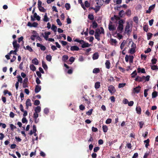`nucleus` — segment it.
I'll return each instance as SVG.
<instances>
[{
    "instance_id": "nucleus-3",
    "label": "nucleus",
    "mask_w": 158,
    "mask_h": 158,
    "mask_svg": "<svg viewBox=\"0 0 158 158\" xmlns=\"http://www.w3.org/2000/svg\"><path fill=\"white\" fill-rule=\"evenodd\" d=\"M108 29L110 31H113L115 30L116 28L114 25H113L112 22L110 21L108 25Z\"/></svg>"
},
{
    "instance_id": "nucleus-31",
    "label": "nucleus",
    "mask_w": 158,
    "mask_h": 158,
    "mask_svg": "<svg viewBox=\"0 0 158 158\" xmlns=\"http://www.w3.org/2000/svg\"><path fill=\"white\" fill-rule=\"evenodd\" d=\"M126 41L125 40H123V42L122 43L120 47V48L121 49H122L123 48L125 45L126 44Z\"/></svg>"
},
{
    "instance_id": "nucleus-14",
    "label": "nucleus",
    "mask_w": 158,
    "mask_h": 158,
    "mask_svg": "<svg viewBox=\"0 0 158 158\" xmlns=\"http://www.w3.org/2000/svg\"><path fill=\"white\" fill-rule=\"evenodd\" d=\"M123 29V25L121 24H118V26L117 27V29L118 31H120V33L122 32V31Z\"/></svg>"
},
{
    "instance_id": "nucleus-58",
    "label": "nucleus",
    "mask_w": 158,
    "mask_h": 158,
    "mask_svg": "<svg viewBox=\"0 0 158 158\" xmlns=\"http://www.w3.org/2000/svg\"><path fill=\"white\" fill-rule=\"evenodd\" d=\"M157 60V59L156 58H153L151 60V62L153 64H155L156 63Z\"/></svg>"
},
{
    "instance_id": "nucleus-30",
    "label": "nucleus",
    "mask_w": 158,
    "mask_h": 158,
    "mask_svg": "<svg viewBox=\"0 0 158 158\" xmlns=\"http://www.w3.org/2000/svg\"><path fill=\"white\" fill-rule=\"evenodd\" d=\"M96 8H94V10L95 11V12L97 13L100 10L101 8L100 6H99L98 5H97L96 6Z\"/></svg>"
},
{
    "instance_id": "nucleus-43",
    "label": "nucleus",
    "mask_w": 158,
    "mask_h": 158,
    "mask_svg": "<svg viewBox=\"0 0 158 158\" xmlns=\"http://www.w3.org/2000/svg\"><path fill=\"white\" fill-rule=\"evenodd\" d=\"M52 57L50 55H47L46 56V60L48 61H50L52 60Z\"/></svg>"
},
{
    "instance_id": "nucleus-2",
    "label": "nucleus",
    "mask_w": 158,
    "mask_h": 158,
    "mask_svg": "<svg viewBox=\"0 0 158 158\" xmlns=\"http://www.w3.org/2000/svg\"><path fill=\"white\" fill-rule=\"evenodd\" d=\"M108 90L111 94H113L116 91L115 87L112 85H110L108 86Z\"/></svg>"
},
{
    "instance_id": "nucleus-7",
    "label": "nucleus",
    "mask_w": 158,
    "mask_h": 158,
    "mask_svg": "<svg viewBox=\"0 0 158 158\" xmlns=\"http://www.w3.org/2000/svg\"><path fill=\"white\" fill-rule=\"evenodd\" d=\"M13 45L14 49H18L20 45L19 44H17V41L15 40L13 42Z\"/></svg>"
},
{
    "instance_id": "nucleus-54",
    "label": "nucleus",
    "mask_w": 158,
    "mask_h": 158,
    "mask_svg": "<svg viewBox=\"0 0 158 158\" xmlns=\"http://www.w3.org/2000/svg\"><path fill=\"white\" fill-rule=\"evenodd\" d=\"M143 77H144L143 80H145V81H149L150 77V76L149 75H147L146 77L144 76H143Z\"/></svg>"
},
{
    "instance_id": "nucleus-64",
    "label": "nucleus",
    "mask_w": 158,
    "mask_h": 158,
    "mask_svg": "<svg viewBox=\"0 0 158 158\" xmlns=\"http://www.w3.org/2000/svg\"><path fill=\"white\" fill-rule=\"evenodd\" d=\"M112 121V120L111 118H108L106 121V123L107 124L110 123Z\"/></svg>"
},
{
    "instance_id": "nucleus-35",
    "label": "nucleus",
    "mask_w": 158,
    "mask_h": 158,
    "mask_svg": "<svg viewBox=\"0 0 158 158\" xmlns=\"http://www.w3.org/2000/svg\"><path fill=\"white\" fill-rule=\"evenodd\" d=\"M157 92L156 91H154L152 93V98H155L157 96Z\"/></svg>"
},
{
    "instance_id": "nucleus-34",
    "label": "nucleus",
    "mask_w": 158,
    "mask_h": 158,
    "mask_svg": "<svg viewBox=\"0 0 158 158\" xmlns=\"http://www.w3.org/2000/svg\"><path fill=\"white\" fill-rule=\"evenodd\" d=\"M57 27L54 24H52L51 27V29L54 32L56 33V30H57ZM56 34V33H55V34Z\"/></svg>"
},
{
    "instance_id": "nucleus-51",
    "label": "nucleus",
    "mask_w": 158,
    "mask_h": 158,
    "mask_svg": "<svg viewBox=\"0 0 158 158\" xmlns=\"http://www.w3.org/2000/svg\"><path fill=\"white\" fill-rule=\"evenodd\" d=\"M130 27V24L128 22L126 24V26L125 27V31H127V30H129Z\"/></svg>"
},
{
    "instance_id": "nucleus-5",
    "label": "nucleus",
    "mask_w": 158,
    "mask_h": 158,
    "mask_svg": "<svg viewBox=\"0 0 158 158\" xmlns=\"http://www.w3.org/2000/svg\"><path fill=\"white\" fill-rule=\"evenodd\" d=\"M38 25V24L34 22L31 23L30 22H29L27 23V26L30 27H37Z\"/></svg>"
},
{
    "instance_id": "nucleus-40",
    "label": "nucleus",
    "mask_w": 158,
    "mask_h": 158,
    "mask_svg": "<svg viewBox=\"0 0 158 158\" xmlns=\"http://www.w3.org/2000/svg\"><path fill=\"white\" fill-rule=\"evenodd\" d=\"M148 26L147 25H145L143 26V30L147 32L148 31Z\"/></svg>"
},
{
    "instance_id": "nucleus-59",
    "label": "nucleus",
    "mask_w": 158,
    "mask_h": 158,
    "mask_svg": "<svg viewBox=\"0 0 158 158\" xmlns=\"http://www.w3.org/2000/svg\"><path fill=\"white\" fill-rule=\"evenodd\" d=\"M40 104V101L39 100H35L34 101V104L35 106L38 105Z\"/></svg>"
},
{
    "instance_id": "nucleus-10",
    "label": "nucleus",
    "mask_w": 158,
    "mask_h": 158,
    "mask_svg": "<svg viewBox=\"0 0 158 158\" xmlns=\"http://www.w3.org/2000/svg\"><path fill=\"white\" fill-rule=\"evenodd\" d=\"M26 109H27L29 106H31V100L30 99H28L26 102Z\"/></svg>"
},
{
    "instance_id": "nucleus-52",
    "label": "nucleus",
    "mask_w": 158,
    "mask_h": 158,
    "mask_svg": "<svg viewBox=\"0 0 158 158\" xmlns=\"http://www.w3.org/2000/svg\"><path fill=\"white\" fill-rule=\"evenodd\" d=\"M131 77L132 78H134L135 77V76L137 75L136 71V70L134 71L133 73H131Z\"/></svg>"
},
{
    "instance_id": "nucleus-57",
    "label": "nucleus",
    "mask_w": 158,
    "mask_h": 158,
    "mask_svg": "<svg viewBox=\"0 0 158 158\" xmlns=\"http://www.w3.org/2000/svg\"><path fill=\"white\" fill-rule=\"evenodd\" d=\"M133 20L136 23H138V17H134L133 18Z\"/></svg>"
},
{
    "instance_id": "nucleus-23",
    "label": "nucleus",
    "mask_w": 158,
    "mask_h": 158,
    "mask_svg": "<svg viewBox=\"0 0 158 158\" xmlns=\"http://www.w3.org/2000/svg\"><path fill=\"white\" fill-rule=\"evenodd\" d=\"M126 15L127 16L129 17L131 15V11L129 9L127 10L126 12L125 13V15Z\"/></svg>"
},
{
    "instance_id": "nucleus-13",
    "label": "nucleus",
    "mask_w": 158,
    "mask_h": 158,
    "mask_svg": "<svg viewBox=\"0 0 158 158\" xmlns=\"http://www.w3.org/2000/svg\"><path fill=\"white\" fill-rule=\"evenodd\" d=\"M79 48L76 45L72 46L71 47L70 50L72 51H77L79 50Z\"/></svg>"
},
{
    "instance_id": "nucleus-24",
    "label": "nucleus",
    "mask_w": 158,
    "mask_h": 158,
    "mask_svg": "<svg viewBox=\"0 0 158 158\" xmlns=\"http://www.w3.org/2000/svg\"><path fill=\"white\" fill-rule=\"evenodd\" d=\"M138 72V73L141 72L142 73H145V70L144 68L141 69L140 68H138L137 69Z\"/></svg>"
},
{
    "instance_id": "nucleus-27",
    "label": "nucleus",
    "mask_w": 158,
    "mask_h": 158,
    "mask_svg": "<svg viewBox=\"0 0 158 158\" xmlns=\"http://www.w3.org/2000/svg\"><path fill=\"white\" fill-rule=\"evenodd\" d=\"M42 67L44 68V69L45 70H46L48 69V66L47 64H46L45 62L44 61H42Z\"/></svg>"
},
{
    "instance_id": "nucleus-56",
    "label": "nucleus",
    "mask_w": 158,
    "mask_h": 158,
    "mask_svg": "<svg viewBox=\"0 0 158 158\" xmlns=\"http://www.w3.org/2000/svg\"><path fill=\"white\" fill-rule=\"evenodd\" d=\"M79 109L81 110H83L85 109V106L82 104L79 106Z\"/></svg>"
},
{
    "instance_id": "nucleus-6",
    "label": "nucleus",
    "mask_w": 158,
    "mask_h": 158,
    "mask_svg": "<svg viewBox=\"0 0 158 158\" xmlns=\"http://www.w3.org/2000/svg\"><path fill=\"white\" fill-rule=\"evenodd\" d=\"M83 98H84V100L86 102V103L88 105H89L91 103L90 101V99L89 98L88 96L85 95L83 97Z\"/></svg>"
},
{
    "instance_id": "nucleus-61",
    "label": "nucleus",
    "mask_w": 158,
    "mask_h": 158,
    "mask_svg": "<svg viewBox=\"0 0 158 158\" xmlns=\"http://www.w3.org/2000/svg\"><path fill=\"white\" fill-rule=\"evenodd\" d=\"M56 22L57 23V24L60 26H61L62 25V23H61L60 19H56Z\"/></svg>"
},
{
    "instance_id": "nucleus-60",
    "label": "nucleus",
    "mask_w": 158,
    "mask_h": 158,
    "mask_svg": "<svg viewBox=\"0 0 158 158\" xmlns=\"http://www.w3.org/2000/svg\"><path fill=\"white\" fill-rule=\"evenodd\" d=\"M100 149V147H95L94 148V152H97Z\"/></svg>"
},
{
    "instance_id": "nucleus-11",
    "label": "nucleus",
    "mask_w": 158,
    "mask_h": 158,
    "mask_svg": "<svg viewBox=\"0 0 158 158\" xmlns=\"http://www.w3.org/2000/svg\"><path fill=\"white\" fill-rule=\"evenodd\" d=\"M110 43L112 45L116 46L117 43V42L116 39L111 38L110 39Z\"/></svg>"
},
{
    "instance_id": "nucleus-39",
    "label": "nucleus",
    "mask_w": 158,
    "mask_h": 158,
    "mask_svg": "<svg viewBox=\"0 0 158 158\" xmlns=\"http://www.w3.org/2000/svg\"><path fill=\"white\" fill-rule=\"evenodd\" d=\"M30 69L33 71H34L36 69V68L35 66L33 64H31L30 66Z\"/></svg>"
},
{
    "instance_id": "nucleus-15",
    "label": "nucleus",
    "mask_w": 158,
    "mask_h": 158,
    "mask_svg": "<svg viewBox=\"0 0 158 158\" xmlns=\"http://www.w3.org/2000/svg\"><path fill=\"white\" fill-rule=\"evenodd\" d=\"M91 46L90 44H89L88 43H86L85 41L82 45L81 47L82 48H84L86 47H89Z\"/></svg>"
},
{
    "instance_id": "nucleus-1",
    "label": "nucleus",
    "mask_w": 158,
    "mask_h": 158,
    "mask_svg": "<svg viewBox=\"0 0 158 158\" xmlns=\"http://www.w3.org/2000/svg\"><path fill=\"white\" fill-rule=\"evenodd\" d=\"M131 48L129 49V51L130 53L133 54L135 52V49L136 48V45L133 42H132L131 45Z\"/></svg>"
},
{
    "instance_id": "nucleus-50",
    "label": "nucleus",
    "mask_w": 158,
    "mask_h": 158,
    "mask_svg": "<svg viewBox=\"0 0 158 158\" xmlns=\"http://www.w3.org/2000/svg\"><path fill=\"white\" fill-rule=\"evenodd\" d=\"M126 83H119L118 84V87L119 88H123L126 85Z\"/></svg>"
},
{
    "instance_id": "nucleus-33",
    "label": "nucleus",
    "mask_w": 158,
    "mask_h": 158,
    "mask_svg": "<svg viewBox=\"0 0 158 158\" xmlns=\"http://www.w3.org/2000/svg\"><path fill=\"white\" fill-rule=\"evenodd\" d=\"M40 11L41 12H45L46 11V10L43 7L41 6L39 7H38Z\"/></svg>"
},
{
    "instance_id": "nucleus-32",
    "label": "nucleus",
    "mask_w": 158,
    "mask_h": 158,
    "mask_svg": "<svg viewBox=\"0 0 158 158\" xmlns=\"http://www.w3.org/2000/svg\"><path fill=\"white\" fill-rule=\"evenodd\" d=\"M100 86V83L99 82H97L95 84V88L96 89H98Z\"/></svg>"
},
{
    "instance_id": "nucleus-28",
    "label": "nucleus",
    "mask_w": 158,
    "mask_h": 158,
    "mask_svg": "<svg viewBox=\"0 0 158 158\" xmlns=\"http://www.w3.org/2000/svg\"><path fill=\"white\" fill-rule=\"evenodd\" d=\"M32 63L35 65H37L39 64V62L38 60L36 58H35L32 60Z\"/></svg>"
},
{
    "instance_id": "nucleus-21",
    "label": "nucleus",
    "mask_w": 158,
    "mask_h": 158,
    "mask_svg": "<svg viewBox=\"0 0 158 158\" xmlns=\"http://www.w3.org/2000/svg\"><path fill=\"white\" fill-rule=\"evenodd\" d=\"M49 19L48 17L47 16V13H45L43 20L44 22H47L49 21Z\"/></svg>"
},
{
    "instance_id": "nucleus-44",
    "label": "nucleus",
    "mask_w": 158,
    "mask_h": 158,
    "mask_svg": "<svg viewBox=\"0 0 158 158\" xmlns=\"http://www.w3.org/2000/svg\"><path fill=\"white\" fill-rule=\"evenodd\" d=\"M65 7L66 8V10H69L70 8V4L69 3H66L65 5Z\"/></svg>"
},
{
    "instance_id": "nucleus-25",
    "label": "nucleus",
    "mask_w": 158,
    "mask_h": 158,
    "mask_svg": "<svg viewBox=\"0 0 158 158\" xmlns=\"http://www.w3.org/2000/svg\"><path fill=\"white\" fill-rule=\"evenodd\" d=\"M136 110L138 114H141V109L140 106L136 107Z\"/></svg>"
},
{
    "instance_id": "nucleus-4",
    "label": "nucleus",
    "mask_w": 158,
    "mask_h": 158,
    "mask_svg": "<svg viewBox=\"0 0 158 158\" xmlns=\"http://www.w3.org/2000/svg\"><path fill=\"white\" fill-rule=\"evenodd\" d=\"M29 82L28 81V79L27 77H25L24 79L23 82V88H27L28 87Z\"/></svg>"
},
{
    "instance_id": "nucleus-55",
    "label": "nucleus",
    "mask_w": 158,
    "mask_h": 158,
    "mask_svg": "<svg viewBox=\"0 0 158 158\" xmlns=\"http://www.w3.org/2000/svg\"><path fill=\"white\" fill-rule=\"evenodd\" d=\"M32 34L34 36H35V37H37L39 35V34L37 32L34 30L32 31Z\"/></svg>"
},
{
    "instance_id": "nucleus-20",
    "label": "nucleus",
    "mask_w": 158,
    "mask_h": 158,
    "mask_svg": "<svg viewBox=\"0 0 158 158\" xmlns=\"http://www.w3.org/2000/svg\"><path fill=\"white\" fill-rule=\"evenodd\" d=\"M94 36L95 39H97L98 41H100V34L99 33H98L97 32H95Z\"/></svg>"
},
{
    "instance_id": "nucleus-17",
    "label": "nucleus",
    "mask_w": 158,
    "mask_h": 158,
    "mask_svg": "<svg viewBox=\"0 0 158 158\" xmlns=\"http://www.w3.org/2000/svg\"><path fill=\"white\" fill-rule=\"evenodd\" d=\"M95 2H97V4L99 5V6H102L103 5L104 1L103 0H95Z\"/></svg>"
},
{
    "instance_id": "nucleus-26",
    "label": "nucleus",
    "mask_w": 158,
    "mask_h": 158,
    "mask_svg": "<svg viewBox=\"0 0 158 158\" xmlns=\"http://www.w3.org/2000/svg\"><path fill=\"white\" fill-rule=\"evenodd\" d=\"M41 110V107L40 106H38L35 109V112L39 113L40 112Z\"/></svg>"
},
{
    "instance_id": "nucleus-42",
    "label": "nucleus",
    "mask_w": 158,
    "mask_h": 158,
    "mask_svg": "<svg viewBox=\"0 0 158 158\" xmlns=\"http://www.w3.org/2000/svg\"><path fill=\"white\" fill-rule=\"evenodd\" d=\"M17 77L18 78L17 82H19L20 83H22L23 79L21 77L20 75H19Z\"/></svg>"
},
{
    "instance_id": "nucleus-8",
    "label": "nucleus",
    "mask_w": 158,
    "mask_h": 158,
    "mask_svg": "<svg viewBox=\"0 0 158 158\" xmlns=\"http://www.w3.org/2000/svg\"><path fill=\"white\" fill-rule=\"evenodd\" d=\"M100 28L101 29V31L100 29L97 28L95 32H97L100 34H104V31L103 28L102 27H101Z\"/></svg>"
},
{
    "instance_id": "nucleus-45",
    "label": "nucleus",
    "mask_w": 158,
    "mask_h": 158,
    "mask_svg": "<svg viewBox=\"0 0 158 158\" xmlns=\"http://www.w3.org/2000/svg\"><path fill=\"white\" fill-rule=\"evenodd\" d=\"M151 69L152 70H158V67L157 65H153L151 66Z\"/></svg>"
},
{
    "instance_id": "nucleus-18",
    "label": "nucleus",
    "mask_w": 158,
    "mask_h": 158,
    "mask_svg": "<svg viewBox=\"0 0 158 158\" xmlns=\"http://www.w3.org/2000/svg\"><path fill=\"white\" fill-rule=\"evenodd\" d=\"M118 16L121 18L125 16L124 11L123 10L120 11L118 13Z\"/></svg>"
},
{
    "instance_id": "nucleus-53",
    "label": "nucleus",
    "mask_w": 158,
    "mask_h": 158,
    "mask_svg": "<svg viewBox=\"0 0 158 158\" xmlns=\"http://www.w3.org/2000/svg\"><path fill=\"white\" fill-rule=\"evenodd\" d=\"M26 49L27 50L30 52H32L33 51V50L31 48L29 45H27L26 46Z\"/></svg>"
},
{
    "instance_id": "nucleus-41",
    "label": "nucleus",
    "mask_w": 158,
    "mask_h": 158,
    "mask_svg": "<svg viewBox=\"0 0 158 158\" xmlns=\"http://www.w3.org/2000/svg\"><path fill=\"white\" fill-rule=\"evenodd\" d=\"M153 35L150 32H148L147 33V39L148 40H150L152 37Z\"/></svg>"
},
{
    "instance_id": "nucleus-19",
    "label": "nucleus",
    "mask_w": 158,
    "mask_h": 158,
    "mask_svg": "<svg viewBox=\"0 0 158 158\" xmlns=\"http://www.w3.org/2000/svg\"><path fill=\"white\" fill-rule=\"evenodd\" d=\"M99 57V54L98 52H95L93 55L92 57L93 60L97 59Z\"/></svg>"
},
{
    "instance_id": "nucleus-36",
    "label": "nucleus",
    "mask_w": 158,
    "mask_h": 158,
    "mask_svg": "<svg viewBox=\"0 0 158 158\" xmlns=\"http://www.w3.org/2000/svg\"><path fill=\"white\" fill-rule=\"evenodd\" d=\"M98 26V24L95 21H94L92 23V27L94 28L95 29Z\"/></svg>"
},
{
    "instance_id": "nucleus-63",
    "label": "nucleus",
    "mask_w": 158,
    "mask_h": 158,
    "mask_svg": "<svg viewBox=\"0 0 158 158\" xmlns=\"http://www.w3.org/2000/svg\"><path fill=\"white\" fill-rule=\"evenodd\" d=\"M155 6V4L150 6L149 7V10H152L154 8Z\"/></svg>"
},
{
    "instance_id": "nucleus-38",
    "label": "nucleus",
    "mask_w": 158,
    "mask_h": 158,
    "mask_svg": "<svg viewBox=\"0 0 158 158\" xmlns=\"http://www.w3.org/2000/svg\"><path fill=\"white\" fill-rule=\"evenodd\" d=\"M100 71V69L99 68H95L93 69V72L94 73H99Z\"/></svg>"
},
{
    "instance_id": "nucleus-49",
    "label": "nucleus",
    "mask_w": 158,
    "mask_h": 158,
    "mask_svg": "<svg viewBox=\"0 0 158 158\" xmlns=\"http://www.w3.org/2000/svg\"><path fill=\"white\" fill-rule=\"evenodd\" d=\"M85 6L87 8L89 7L90 6V3L87 1H85Z\"/></svg>"
},
{
    "instance_id": "nucleus-29",
    "label": "nucleus",
    "mask_w": 158,
    "mask_h": 158,
    "mask_svg": "<svg viewBox=\"0 0 158 158\" xmlns=\"http://www.w3.org/2000/svg\"><path fill=\"white\" fill-rule=\"evenodd\" d=\"M68 56L67 55H64L62 56V60L63 61H64V62L66 61L68 59Z\"/></svg>"
},
{
    "instance_id": "nucleus-47",
    "label": "nucleus",
    "mask_w": 158,
    "mask_h": 158,
    "mask_svg": "<svg viewBox=\"0 0 158 158\" xmlns=\"http://www.w3.org/2000/svg\"><path fill=\"white\" fill-rule=\"evenodd\" d=\"M88 18L90 20H93L94 19V16L92 14H89L88 15Z\"/></svg>"
},
{
    "instance_id": "nucleus-46",
    "label": "nucleus",
    "mask_w": 158,
    "mask_h": 158,
    "mask_svg": "<svg viewBox=\"0 0 158 158\" xmlns=\"http://www.w3.org/2000/svg\"><path fill=\"white\" fill-rule=\"evenodd\" d=\"M129 59L130 63H132L133 62V59L134 58L133 56H129Z\"/></svg>"
},
{
    "instance_id": "nucleus-22",
    "label": "nucleus",
    "mask_w": 158,
    "mask_h": 158,
    "mask_svg": "<svg viewBox=\"0 0 158 158\" xmlns=\"http://www.w3.org/2000/svg\"><path fill=\"white\" fill-rule=\"evenodd\" d=\"M110 61L109 60H106V61L105 64L106 66V68L107 69H109L110 68Z\"/></svg>"
},
{
    "instance_id": "nucleus-37",
    "label": "nucleus",
    "mask_w": 158,
    "mask_h": 158,
    "mask_svg": "<svg viewBox=\"0 0 158 158\" xmlns=\"http://www.w3.org/2000/svg\"><path fill=\"white\" fill-rule=\"evenodd\" d=\"M102 128L104 132H107V130H108V128L107 127L106 125L103 126Z\"/></svg>"
},
{
    "instance_id": "nucleus-9",
    "label": "nucleus",
    "mask_w": 158,
    "mask_h": 158,
    "mask_svg": "<svg viewBox=\"0 0 158 158\" xmlns=\"http://www.w3.org/2000/svg\"><path fill=\"white\" fill-rule=\"evenodd\" d=\"M141 88V87H140L139 85H138V86H137L135 88H133V92L134 93H139L140 90Z\"/></svg>"
},
{
    "instance_id": "nucleus-16",
    "label": "nucleus",
    "mask_w": 158,
    "mask_h": 158,
    "mask_svg": "<svg viewBox=\"0 0 158 158\" xmlns=\"http://www.w3.org/2000/svg\"><path fill=\"white\" fill-rule=\"evenodd\" d=\"M41 89V86L39 85H36L35 86V91L36 93H38Z\"/></svg>"
},
{
    "instance_id": "nucleus-48",
    "label": "nucleus",
    "mask_w": 158,
    "mask_h": 158,
    "mask_svg": "<svg viewBox=\"0 0 158 158\" xmlns=\"http://www.w3.org/2000/svg\"><path fill=\"white\" fill-rule=\"evenodd\" d=\"M93 111V109H90L86 112V114L88 115H90L92 114Z\"/></svg>"
},
{
    "instance_id": "nucleus-12",
    "label": "nucleus",
    "mask_w": 158,
    "mask_h": 158,
    "mask_svg": "<svg viewBox=\"0 0 158 158\" xmlns=\"http://www.w3.org/2000/svg\"><path fill=\"white\" fill-rule=\"evenodd\" d=\"M144 77L143 76L141 77L139 76H137L136 78L135 79V81H138L139 82H141L143 80Z\"/></svg>"
},
{
    "instance_id": "nucleus-62",
    "label": "nucleus",
    "mask_w": 158,
    "mask_h": 158,
    "mask_svg": "<svg viewBox=\"0 0 158 158\" xmlns=\"http://www.w3.org/2000/svg\"><path fill=\"white\" fill-rule=\"evenodd\" d=\"M44 113L47 114L49 112V109L47 108H45L44 110Z\"/></svg>"
}]
</instances>
